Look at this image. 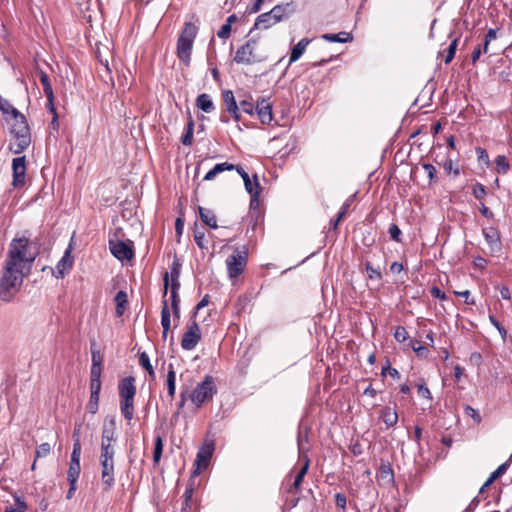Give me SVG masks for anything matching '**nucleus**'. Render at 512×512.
Returning a JSON list of instances; mask_svg holds the SVG:
<instances>
[{
    "label": "nucleus",
    "mask_w": 512,
    "mask_h": 512,
    "mask_svg": "<svg viewBox=\"0 0 512 512\" xmlns=\"http://www.w3.org/2000/svg\"><path fill=\"white\" fill-rule=\"evenodd\" d=\"M170 297H171V308L173 315L176 319L180 318V298L178 293H175L174 291H170Z\"/></svg>",
    "instance_id": "nucleus-42"
},
{
    "label": "nucleus",
    "mask_w": 512,
    "mask_h": 512,
    "mask_svg": "<svg viewBox=\"0 0 512 512\" xmlns=\"http://www.w3.org/2000/svg\"><path fill=\"white\" fill-rule=\"evenodd\" d=\"M201 339L200 328L195 320L188 326L181 340V347L184 350H193Z\"/></svg>",
    "instance_id": "nucleus-13"
},
{
    "label": "nucleus",
    "mask_w": 512,
    "mask_h": 512,
    "mask_svg": "<svg viewBox=\"0 0 512 512\" xmlns=\"http://www.w3.org/2000/svg\"><path fill=\"white\" fill-rule=\"evenodd\" d=\"M120 411L127 421H131L134 416V397L120 398Z\"/></svg>",
    "instance_id": "nucleus-21"
},
{
    "label": "nucleus",
    "mask_w": 512,
    "mask_h": 512,
    "mask_svg": "<svg viewBox=\"0 0 512 512\" xmlns=\"http://www.w3.org/2000/svg\"><path fill=\"white\" fill-rule=\"evenodd\" d=\"M248 252L245 246L237 247L226 259V267L229 278H237L247 265Z\"/></svg>",
    "instance_id": "nucleus-6"
},
{
    "label": "nucleus",
    "mask_w": 512,
    "mask_h": 512,
    "mask_svg": "<svg viewBox=\"0 0 512 512\" xmlns=\"http://www.w3.org/2000/svg\"><path fill=\"white\" fill-rule=\"evenodd\" d=\"M292 3L279 4L270 10V13L277 23L287 19L293 13Z\"/></svg>",
    "instance_id": "nucleus-18"
},
{
    "label": "nucleus",
    "mask_w": 512,
    "mask_h": 512,
    "mask_svg": "<svg viewBox=\"0 0 512 512\" xmlns=\"http://www.w3.org/2000/svg\"><path fill=\"white\" fill-rule=\"evenodd\" d=\"M231 34V26L224 24L217 32V36L221 39H227Z\"/></svg>",
    "instance_id": "nucleus-59"
},
{
    "label": "nucleus",
    "mask_w": 512,
    "mask_h": 512,
    "mask_svg": "<svg viewBox=\"0 0 512 512\" xmlns=\"http://www.w3.org/2000/svg\"><path fill=\"white\" fill-rule=\"evenodd\" d=\"M26 158L25 156L16 157L12 160L13 181L15 188L24 186L26 179Z\"/></svg>",
    "instance_id": "nucleus-14"
},
{
    "label": "nucleus",
    "mask_w": 512,
    "mask_h": 512,
    "mask_svg": "<svg viewBox=\"0 0 512 512\" xmlns=\"http://www.w3.org/2000/svg\"><path fill=\"white\" fill-rule=\"evenodd\" d=\"M196 35L197 27L192 23H186L177 40V56L186 66L190 64L193 42Z\"/></svg>",
    "instance_id": "nucleus-4"
},
{
    "label": "nucleus",
    "mask_w": 512,
    "mask_h": 512,
    "mask_svg": "<svg viewBox=\"0 0 512 512\" xmlns=\"http://www.w3.org/2000/svg\"><path fill=\"white\" fill-rule=\"evenodd\" d=\"M322 38L332 43H346L352 41L353 37L349 32H339L337 34H323Z\"/></svg>",
    "instance_id": "nucleus-26"
},
{
    "label": "nucleus",
    "mask_w": 512,
    "mask_h": 512,
    "mask_svg": "<svg viewBox=\"0 0 512 512\" xmlns=\"http://www.w3.org/2000/svg\"><path fill=\"white\" fill-rule=\"evenodd\" d=\"M178 278H179V272L176 269H173L171 271V289H170V291H174L175 293H178V290L180 288V282H179Z\"/></svg>",
    "instance_id": "nucleus-54"
},
{
    "label": "nucleus",
    "mask_w": 512,
    "mask_h": 512,
    "mask_svg": "<svg viewBox=\"0 0 512 512\" xmlns=\"http://www.w3.org/2000/svg\"><path fill=\"white\" fill-rule=\"evenodd\" d=\"M101 386V379H90L91 395H100Z\"/></svg>",
    "instance_id": "nucleus-56"
},
{
    "label": "nucleus",
    "mask_w": 512,
    "mask_h": 512,
    "mask_svg": "<svg viewBox=\"0 0 512 512\" xmlns=\"http://www.w3.org/2000/svg\"><path fill=\"white\" fill-rule=\"evenodd\" d=\"M454 164H453V161L452 160H447L445 163H444V170L447 171V172H453L455 176L459 175V169L456 167L454 168L453 167Z\"/></svg>",
    "instance_id": "nucleus-64"
},
{
    "label": "nucleus",
    "mask_w": 512,
    "mask_h": 512,
    "mask_svg": "<svg viewBox=\"0 0 512 512\" xmlns=\"http://www.w3.org/2000/svg\"><path fill=\"white\" fill-rule=\"evenodd\" d=\"M223 102L226 108V111L235 112V109L239 108L235 96L231 90H225L222 93Z\"/></svg>",
    "instance_id": "nucleus-29"
},
{
    "label": "nucleus",
    "mask_w": 512,
    "mask_h": 512,
    "mask_svg": "<svg viewBox=\"0 0 512 512\" xmlns=\"http://www.w3.org/2000/svg\"><path fill=\"white\" fill-rule=\"evenodd\" d=\"M102 366L91 365L90 379H101Z\"/></svg>",
    "instance_id": "nucleus-61"
},
{
    "label": "nucleus",
    "mask_w": 512,
    "mask_h": 512,
    "mask_svg": "<svg viewBox=\"0 0 512 512\" xmlns=\"http://www.w3.org/2000/svg\"><path fill=\"white\" fill-rule=\"evenodd\" d=\"M194 122L190 119L187 123L185 134L181 138V142L185 146H190L193 142Z\"/></svg>",
    "instance_id": "nucleus-37"
},
{
    "label": "nucleus",
    "mask_w": 512,
    "mask_h": 512,
    "mask_svg": "<svg viewBox=\"0 0 512 512\" xmlns=\"http://www.w3.org/2000/svg\"><path fill=\"white\" fill-rule=\"evenodd\" d=\"M38 75H39V80L43 86L44 93L47 97V100H51L52 95L54 93H53V88H52L49 76L47 75L46 72H44L42 70L38 72Z\"/></svg>",
    "instance_id": "nucleus-30"
},
{
    "label": "nucleus",
    "mask_w": 512,
    "mask_h": 512,
    "mask_svg": "<svg viewBox=\"0 0 512 512\" xmlns=\"http://www.w3.org/2000/svg\"><path fill=\"white\" fill-rule=\"evenodd\" d=\"M14 501V505L8 506L5 512H26L27 504L21 497L16 496Z\"/></svg>",
    "instance_id": "nucleus-38"
},
{
    "label": "nucleus",
    "mask_w": 512,
    "mask_h": 512,
    "mask_svg": "<svg viewBox=\"0 0 512 512\" xmlns=\"http://www.w3.org/2000/svg\"><path fill=\"white\" fill-rule=\"evenodd\" d=\"M161 325L163 330L169 331L171 326V315L168 308L167 300H163V306L161 310Z\"/></svg>",
    "instance_id": "nucleus-34"
},
{
    "label": "nucleus",
    "mask_w": 512,
    "mask_h": 512,
    "mask_svg": "<svg viewBox=\"0 0 512 512\" xmlns=\"http://www.w3.org/2000/svg\"><path fill=\"white\" fill-rule=\"evenodd\" d=\"M115 429L116 423L113 418L110 419L109 423H105L103 425L101 433V444H114L116 442Z\"/></svg>",
    "instance_id": "nucleus-19"
},
{
    "label": "nucleus",
    "mask_w": 512,
    "mask_h": 512,
    "mask_svg": "<svg viewBox=\"0 0 512 512\" xmlns=\"http://www.w3.org/2000/svg\"><path fill=\"white\" fill-rule=\"evenodd\" d=\"M476 154L479 161L484 162L487 166L489 165V156L487 151L484 148L477 147L476 148Z\"/></svg>",
    "instance_id": "nucleus-58"
},
{
    "label": "nucleus",
    "mask_w": 512,
    "mask_h": 512,
    "mask_svg": "<svg viewBox=\"0 0 512 512\" xmlns=\"http://www.w3.org/2000/svg\"><path fill=\"white\" fill-rule=\"evenodd\" d=\"M163 440L160 435H157L155 437V444H154V452H153V461L155 464L159 463L162 452H163Z\"/></svg>",
    "instance_id": "nucleus-39"
},
{
    "label": "nucleus",
    "mask_w": 512,
    "mask_h": 512,
    "mask_svg": "<svg viewBox=\"0 0 512 512\" xmlns=\"http://www.w3.org/2000/svg\"><path fill=\"white\" fill-rule=\"evenodd\" d=\"M30 270L5 259L0 279V299L9 302L20 290Z\"/></svg>",
    "instance_id": "nucleus-1"
},
{
    "label": "nucleus",
    "mask_w": 512,
    "mask_h": 512,
    "mask_svg": "<svg viewBox=\"0 0 512 512\" xmlns=\"http://www.w3.org/2000/svg\"><path fill=\"white\" fill-rule=\"evenodd\" d=\"M510 463H511V459H509L506 462H504L503 464H501L494 472H492L490 475L491 480H496L497 478L504 475L506 473L507 469L509 468Z\"/></svg>",
    "instance_id": "nucleus-46"
},
{
    "label": "nucleus",
    "mask_w": 512,
    "mask_h": 512,
    "mask_svg": "<svg viewBox=\"0 0 512 512\" xmlns=\"http://www.w3.org/2000/svg\"><path fill=\"white\" fill-rule=\"evenodd\" d=\"M73 258L71 256V248H67L64 255L56 266V277L63 278L65 274L72 268Z\"/></svg>",
    "instance_id": "nucleus-16"
},
{
    "label": "nucleus",
    "mask_w": 512,
    "mask_h": 512,
    "mask_svg": "<svg viewBox=\"0 0 512 512\" xmlns=\"http://www.w3.org/2000/svg\"><path fill=\"white\" fill-rule=\"evenodd\" d=\"M418 394L426 399L432 398L429 388L425 385H418Z\"/></svg>",
    "instance_id": "nucleus-62"
},
{
    "label": "nucleus",
    "mask_w": 512,
    "mask_h": 512,
    "mask_svg": "<svg viewBox=\"0 0 512 512\" xmlns=\"http://www.w3.org/2000/svg\"><path fill=\"white\" fill-rule=\"evenodd\" d=\"M214 451L213 443H204L197 452L195 460V469L192 472V477L200 474L201 470L206 469L209 465L210 459Z\"/></svg>",
    "instance_id": "nucleus-9"
},
{
    "label": "nucleus",
    "mask_w": 512,
    "mask_h": 512,
    "mask_svg": "<svg viewBox=\"0 0 512 512\" xmlns=\"http://www.w3.org/2000/svg\"><path fill=\"white\" fill-rule=\"evenodd\" d=\"M194 240L200 249H207V245L205 243V233L203 231L195 229Z\"/></svg>",
    "instance_id": "nucleus-50"
},
{
    "label": "nucleus",
    "mask_w": 512,
    "mask_h": 512,
    "mask_svg": "<svg viewBox=\"0 0 512 512\" xmlns=\"http://www.w3.org/2000/svg\"><path fill=\"white\" fill-rule=\"evenodd\" d=\"M256 49V41L249 40L244 45H242L234 56V61L237 64H245L251 65L256 62H260L261 58L258 57L255 53Z\"/></svg>",
    "instance_id": "nucleus-7"
},
{
    "label": "nucleus",
    "mask_w": 512,
    "mask_h": 512,
    "mask_svg": "<svg viewBox=\"0 0 512 512\" xmlns=\"http://www.w3.org/2000/svg\"><path fill=\"white\" fill-rule=\"evenodd\" d=\"M119 397H135V379L131 376L122 379L118 384Z\"/></svg>",
    "instance_id": "nucleus-17"
},
{
    "label": "nucleus",
    "mask_w": 512,
    "mask_h": 512,
    "mask_svg": "<svg viewBox=\"0 0 512 512\" xmlns=\"http://www.w3.org/2000/svg\"><path fill=\"white\" fill-rule=\"evenodd\" d=\"M81 449H82L81 442L78 438H76L75 442L73 443V450L71 453L70 462L80 463Z\"/></svg>",
    "instance_id": "nucleus-43"
},
{
    "label": "nucleus",
    "mask_w": 512,
    "mask_h": 512,
    "mask_svg": "<svg viewBox=\"0 0 512 512\" xmlns=\"http://www.w3.org/2000/svg\"><path fill=\"white\" fill-rule=\"evenodd\" d=\"M115 448L114 444H101L99 460H114Z\"/></svg>",
    "instance_id": "nucleus-35"
},
{
    "label": "nucleus",
    "mask_w": 512,
    "mask_h": 512,
    "mask_svg": "<svg viewBox=\"0 0 512 512\" xmlns=\"http://www.w3.org/2000/svg\"><path fill=\"white\" fill-rule=\"evenodd\" d=\"M139 364L145 369L152 380L155 379V371L150 362V358L146 352H141L139 355Z\"/></svg>",
    "instance_id": "nucleus-33"
},
{
    "label": "nucleus",
    "mask_w": 512,
    "mask_h": 512,
    "mask_svg": "<svg viewBox=\"0 0 512 512\" xmlns=\"http://www.w3.org/2000/svg\"><path fill=\"white\" fill-rule=\"evenodd\" d=\"M116 302V315L118 317L122 316L125 311V306L127 304V294L125 291H119L115 296Z\"/></svg>",
    "instance_id": "nucleus-32"
},
{
    "label": "nucleus",
    "mask_w": 512,
    "mask_h": 512,
    "mask_svg": "<svg viewBox=\"0 0 512 512\" xmlns=\"http://www.w3.org/2000/svg\"><path fill=\"white\" fill-rule=\"evenodd\" d=\"M255 111L262 124H269L272 119V104L266 98L257 100Z\"/></svg>",
    "instance_id": "nucleus-15"
},
{
    "label": "nucleus",
    "mask_w": 512,
    "mask_h": 512,
    "mask_svg": "<svg viewBox=\"0 0 512 512\" xmlns=\"http://www.w3.org/2000/svg\"><path fill=\"white\" fill-rule=\"evenodd\" d=\"M199 216L202 222L209 226L212 229H216L218 227L216 216L213 211L203 208L201 206L198 207Z\"/></svg>",
    "instance_id": "nucleus-23"
},
{
    "label": "nucleus",
    "mask_w": 512,
    "mask_h": 512,
    "mask_svg": "<svg viewBox=\"0 0 512 512\" xmlns=\"http://www.w3.org/2000/svg\"><path fill=\"white\" fill-rule=\"evenodd\" d=\"M236 170L244 181L246 191L251 195V206L258 204L261 187L257 175L250 179L248 173L242 167H237Z\"/></svg>",
    "instance_id": "nucleus-10"
},
{
    "label": "nucleus",
    "mask_w": 512,
    "mask_h": 512,
    "mask_svg": "<svg viewBox=\"0 0 512 512\" xmlns=\"http://www.w3.org/2000/svg\"><path fill=\"white\" fill-rule=\"evenodd\" d=\"M239 109L248 114V115H253L254 113V110H255V106H254V103L252 101V99H246V100H242L240 101L239 103Z\"/></svg>",
    "instance_id": "nucleus-45"
},
{
    "label": "nucleus",
    "mask_w": 512,
    "mask_h": 512,
    "mask_svg": "<svg viewBox=\"0 0 512 512\" xmlns=\"http://www.w3.org/2000/svg\"><path fill=\"white\" fill-rule=\"evenodd\" d=\"M310 40L308 38L301 39L293 48L290 54L289 63L296 62L305 52Z\"/></svg>",
    "instance_id": "nucleus-24"
},
{
    "label": "nucleus",
    "mask_w": 512,
    "mask_h": 512,
    "mask_svg": "<svg viewBox=\"0 0 512 512\" xmlns=\"http://www.w3.org/2000/svg\"><path fill=\"white\" fill-rule=\"evenodd\" d=\"M495 170L498 174H507L510 170V164L506 156L498 155L495 160Z\"/></svg>",
    "instance_id": "nucleus-31"
},
{
    "label": "nucleus",
    "mask_w": 512,
    "mask_h": 512,
    "mask_svg": "<svg viewBox=\"0 0 512 512\" xmlns=\"http://www.w3.org/2000/svg\"><path fill=\"white\" fill-rule=\"evenodd\" d=\"M99 397H100V395H91L90 394V399H89V402L87 404V410L91 414H95L98 411Z\"/></svg>",
    "instance_id": "nucleus-48"
},
{
    "label": "nucleus",
    "mask_w": 512,
    "mask_h": 512,
    "mask_svg": "<svg viewBox=\"0 0 512 512\" xmlns=\"http://www.w3.org/2000/svg\"><path fill=\"white\" fill-rule=\"evenodd\" d=\"M196 106L198 109L206 113H211L215 110V105L209 94L202 93L196 98Z\"/></svg>",
    "instance_id": "nucleus-22"
},
{
    "label": "nucleus",
    "mask_w": 512,
    "mask_h": 512,
    "mask_svg": "<svg viewBox=\"0 0 512 512\" xmlns=\"http://www.w3.org/2000/svg\"><path fill=\"white\" fill-rule=\"evenodd\" d=\"M380 478L388 483L393 482L394 473L390 464H382L379 472Z\"/></svg>",
    "instance_id": "nucleus-41"
},
{
    "label": "nucleus",
    "mask_w": 512,
    "mask_h": 512,
    "mask_svg": "<svg viewBox=\"0 0 512 512\" xmlns=\"http://www.w3.org/2000/svg\"><path fill=\"white\" fill-rule=\"evenodd\" d=\"M0 110L4 114H10L12 118L20 114V112L15 107H13L8 100L3 98H0Z\"/></svg>",
    "instance_id": "nucleus-40"
},
{
    "label": "nucleus",
    "mask_w": 512,
    "mask_h": 512,
    "mask_svg": "<svg viewBox=\"0 0 512 512\" xmlns=\"http://www.w3.org/2000/svg\"><path fill=\"white\" fill-rule=\"evenodd\" d=\"M365 268H366V271L368 273V277L370 279H375V280H380L381 279L382 275H381L380 270L377 269V268H374L373 265L369 261H367L365 263Z\"/></svg>",
    "instance_id": "nucleus-47"
},
{
    "label": "nucleus",
    "mask_w": 512,
    "mask_h": 512,
    "mask_svg": "<svg viewBox=\"0 0 512 512\" xmlns=\"http://www.w3.org/2000/svg\"><path fill=\"white\" fill-rule=\"evenodd\" d=\"M409 335L407 330L403 326H398L394 333V338L398 342H404L408 339Z\"/></svg>",
    "instance_id": "nucleus-53"
},
{
    "label": "nucleus",
    "mask_w": 512,
    "mask_h": 512,
    "mask_svg": "<svg viewBox=\"0 0 512 512\" xmlns=\"http://www.w3.org/2000/svg\"><path fill=\"white\" fill-rule=\"evenodd\" d=\"M457 45H458V38H455L452 40L449 47L447 48V54L444 59L445 64H449L453 60L456 50H457Z\"/></svg>",
    "instance_id": "nucleus-44"
},
{
    "label": "nucleus",
    "mask_w": 512,
    "mask_h": 512,
    "mask_svg": "<svg viewBox=\"0 0 512 512\" xmlns=\"http://www.w3.org/2000/svg\"><path fill=\"white\" fill-rule=\"evenodd\" d=\"M423 169L429 180L432 181L436 175V168L432 164H423Z\"/></svg>",
    "instance_id": "nucleus-60"
},
{
    "label": "nucleus",
    "mask_w": 512,
    "mask_h": 512,
    "mask_svg": "<svg viewBox=\"0 0 512 512\" xmlns=\"http://www.w3.org/2000/svg\"><path fill=\"white\" fill-rule=\"evenodd\" d=\"M473 195L476 199H483L486 195L485 187L480 183L475 184L473 187Z\"/></svg>",
    "instance_id": "nucleus-57"
},
{
    "label": "nucleus",
    "mask_w": 512,
    "mask_h": 512,
    "mask_svg": "<svg viewBox=\"0 0 512 512\" xmlns=\"http://www.w3.org/2000/svg\"><path fill=\"white\" fill-rule=\"evenodd\" d=\"M216 393L215 379L211 375H206L192 390L189 398L197 408H201L205 403L211 401Z\"/></svg>",
    "instance_id": "nucleus-5"
},
{
    "label": "nucleus",
    "mask_w": 512,
    "mask_h": 512,
    "mask_svg": "<svg viewBox=\"0 0 512 512\" xmlns=\"http://www.w3.org/2000/svg\"><path fill=\"white\" fill-rule=\"evenodd\" d=\"M36 256L37 251L32 248L30 240L23 236L14 238L11 241L6 260L30 270Z\"/></svg>",
    "instance_id": "nucleus-2"
},
{
    "label": "nucleus",
    "mask_w": 512,
    "mask_h": 512,
    "mask_svg": "<svg viewBox=\"0 0 512 512\" xmlns=\"http://www.w3.org/2000/svg\"><path fill=\"white\" fill-rule=\"evenodd\" d=\"M167 390L168 395L171 399L174 398L176 392V373L174 370L173 364L168 365V373H167Z\"/></svg>",
    "instance_id": "nucleus-28"
},
{
    "label": "nucleus",
    "mask_w": 512,
    "mask_h": 512,
    "mask_svg": "<svg viewBox=\"0 0 512 512\" xmlns=\"http://www.w3.org/2000/svg\"><path fill=\"white\" fill-rule=\"evenodd\" d=\"M277 24V21L274 19L272 14L269 12H265L260 14L254 23L253 29H269Z\"/></svg>",
    "instance_id": "nucleus-20"
},
{
    "label": "nucleus",
    "mask_w": 512,
    "mask_h": 512,
    "mask_svg": "<svg viewBox=\"0 0 512 512\" xmlns=\"http://www.w3.org/2000/svg\"><path fill=\"white\" fill-rule=\"evenodd\" d=\"M490 323L498 330L503 341L506 340L507 330L501 325V323L493 316L489 315Z\"/></svg>",
    "instance_id": "nucleus-49"
},
{
    "label": "nucleus",
    "mask_w": 512,
    "mask_h": 512,
    "mask_svg": "<svg viewBox=\"0 0 512 512\" xmlns=\"http://www.w3.org/2000/svg\"><path fill=\"white\" fill-rule=\"evenodd\" d=\"M101 468V482L105 491L110 490L115 484L114 460H99Z\"/></svg>",
    "instance_id": "nucleus-12"
},
{
    "label": "nucleus",
    "mask_w": 512,
    "mask_h": 512,
    "mask_svg": "<svg viewBox=\"0 0 512 512\" xmlns=\"http://www.w3.org/2000/svg\"><path fill=\"white\" fill-rule=\"evenodd\" d=\"M51 445L49 443H42L36 450V459L46 457L51 452Z\"/></svg>",
    "instance_id": "nucleus-52"
},
{
    "label": "nucleus",
    "mask_w": 512,
    "mask_h": 512,
    "mask_svg": "<svg viewBox=\"0 0 512 512\" xmlns=\"http://www.w3.org/2000/svg\"><path fill=\"white\" fill-rule=\"evenodd\" d=\"M389 234L391 239H393L396 242H400V236H401V230L395 223H392L389 227Z\"/></svg>",
    "instance_id": "nucleus-55"
},
{
    "label": "nucleus",
    "mask_w": 512,
    "mask_h": 512,
    "mask_svg": "<svg viewBox=\"0 0 512 512\" xmlns=\"http://www.w3.org/2000/svg\"><path fill=\"white\" fill-rule=\"evenodd\" d=\"M109 249L111 254L119 261H129L134 257L132 242L121 240H109Z\"/></svg>",
    "instance_id": "nucleus-8"
},
{
    "label": "nucleus",
    "mask_w": 512,
    "mask_h": 512,
    "mask_svg": "<svg viewBox=\"0 0 512 512\" xmlns=\"http://www.w3.org/2000/svg\"><path fill=\"white\" fill-rule=\"evenodd\" d=\"M95 345H92L91 347V361L92 365L96 366H102L103 363V357L98 349L94 347Z\"/></svg>",
    "instance_id": "nucleus-51"
},
{
    "label": "nucleus",
    "mask_w": 512,
    "mask_h": 512,
    "mask_svg": "<svg viewBox=\"0 0 512 512\" xmlns=\"http://www.w3.org/2000/svg\"><path fill=\"white\" fill-rule=\"evenodd\" d=\"M381 419L382 421L388 426L392 427L394 426L398 421V414L394 408L391 407H385L381 411Z\"/></svg>",
    "instance_id": "nucleus-27"
},
{
    "label": "nucleus",
    "mask_w": 512,
    "mask_h": 512,
    "mask_svg": "<svg viewBox=\"0 0 512 512\" xmlns=\"http://www.w3.org/2000/svg\"><path fill=\"white\" fill-rule=\"evenodd\" d=\"M235 168L233 164L227 162L216 164L211 170H209L204 176L205 181L213 180L218 174L224 171H231Z\"/></svg>",
    "instance_id": "nucleus-25"
},
{
    "label": "nucleus",
    "mask_w": 512,
    "mask_h": 512,
    "mask_svg": "<svg viewBox=\"0 0 512 512\" xmlns=\"http://www.w3.org/2000/svg\"><path fill=\"white\" fill-rule=\"evenodd\" d=\"M482 233L487 243L489 253L492 256H499L502 252V242L498 230L494 227H487L482 229Z\"/></svg>",
    "instance_id": "nucleus-11"
},
{
    "label": "nucleus",
    "mask_w": 512,
    "mask_h": 512,
    "mask_svg": "<svg viewBox=\"0 0 512 512\" xmlns=\"http://www.w3.org/2000/svg\"><path fill=\"white\" fill-rule=\"evenodd\" d=\"M431 295L434 297V298H438L440 300H445L446 299V294L445 292H443L440 288L434 286L432 287L431 289Z\"/></svg>",
    "instance_id": "nucleus-63"
},
{
    "label": "nucleus",
    "mask_w": 512,
    "mask_h": 512,
    "mask_svg": "<svg viewBox=\"0 0 512 512\" xmlns=\"http://www.w3.org/2000/svg\"><path fill=\"white\" fill-rule=\"evenodd\" d=\"M81 471L80 463L70 462L67 473V479L69 482H77Z\"/></svg>",
    "instance_id": "nucleus-36"
},
{
    "label": "nucleus",
    "mask_w": 512,
    "mask_h": 512,
    "mask_svg": "<svg viewBox=\"0 0 512 512\" xmlns=\"http://www.w3.org/2000/svg\"><path fill=\"white\" fill-rule=\"evenodd\" d=\"M12 120L10 132L13 139L10 142L9 149L14 154H21L31 144L30 128L26 117L22 113L12 118Z\"/></svg>",
    "instance_id": "nucleus-3"
}]
</instances>
